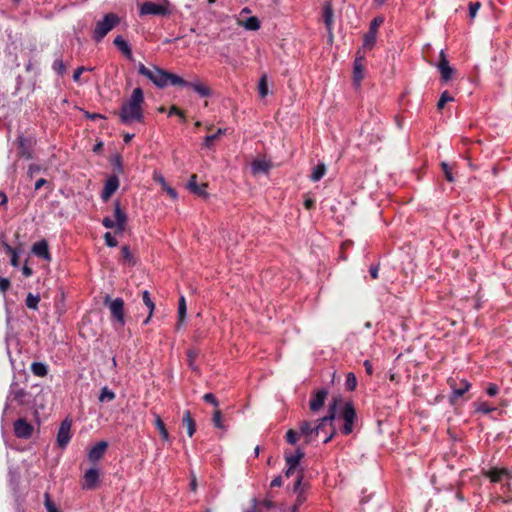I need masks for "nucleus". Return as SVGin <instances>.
Listing matches in <instances>:
<instances>
[{"label":"nucleus","instance_id":"1","mask_svg":"<svg viewBox=\"0 0 512 512\" xmlns=\"http://www.w3.org/2000/svg\"><path fill=\"white\" fill-rule=\"evenodd\" d=\"M144 103V93L140 87L135 88L128 100L123 102L118 112L121 123L132 125L140 123L144 119L142 104Z\"/></svg>","mask_w":512,"mask_h":512},{"label":"nucleus","instance_id":"2","mask_svg":"<svg viewBox=\"0 0 512 512\" xmlns=\"http://www.w3.org/2000/svg\"><path fill=\"white\" fill-rule=\"evenodd\" d=\"M340 402V398H334L332 403L329 405L328 415L318 419L315 425L309 421L300 422L298 427L299 435L305 439L306 444L312 443L319 433L324 431L327 425L332 426V422L336 418L337 405Z\"/></svg>","mask_w":512,"mask_h":512},{"label":"nucleus","instance_id":"3","mask_svg":"<svg viewBox=\"0 0 512 512\" xmlns=\"http://www.w3.org/2000/svg\"><path fill=\"white\" fill-rule=\"evenodd\" d=\"M138 72L148 78L156 87L165 88L169 84L178 86V84H185V80L180 76L167 72L157 66L147 68L144 64L139 63Z\"/></svg>","mask_w":512,"mask_h":512},{"label":"nucleus","instance_id":"4","mask_svg":"<svg viewBox=\"0 0 512 512\" xmlns=\"http://www.w3.org/2000/svg\"><path fill=\"white\" fill-rule=\"evenodd\" d=\"M171 11L169 0H159L158 2L145 1L139 5L140 16H168L171 14Z\"/></svg>","mask_w":512,"mask_h":512},{"label":"nucleus","instance_id":"5","mask_svg":"<svg viewBox=\"0 0 512 512\" xmlns=\"http://www.w3.org/2000/svg\"><path fill=\"white\" fill-rule=\"evenodd\" d=\"M120 22L119 17L114 13H107L103 19L98 21L93 31V39L100 42Z\"/></svg>","mask_w":512,"mask_h":512},{"label":"nucleus","instance_id":"6","mask_svg":"<svg viewBox=\"0 0 512 512\" xmlns=\"http://www.w3.org/2000/svg\"><path fill=\"white\" fill-rule=\"evenodd\" d=\"M28 397L29 393L25 389L21 388L17 382H12L6 398L3 414L8 413L13 403H17L20 406L28 404Z\"/></svg>","mask_w":512,"mask_h":512},{"label":"nucleus","instance_id":"7","mask_svg":"<svg viewBox=\"0 0 512 512\" xmlns=\"http://www.w3.org/2000/svg\"><path fill=\"white\" fill-rule=\"evenodd\" d=\"M104 304L109 308L113 323L119 328L124 327V301L122 298L112 299L110 296H106Z\"/></svg>","mask_w":512,"mask_h":512},{"label":"nucleus","instance_id":"8","mask_svg":"<svg viewBox=\"0 0 512 512\" xmlns=\"http://www.w3.org/2000/svg\"><path fill=\"white\" fill-rule=\"evenodd\" d=\"M126 221V213L121 209L119 202H116L114 207V219L105 217L102 220V224L106 228H116L118 233H123L125 230Z\"/></svg>","mask_w":512,"mask_h":512},{"label":"nucleus","instance_id":"9","mask_svg":"<svg viewBox=\"0 0 512 512\" xmlns=\"http://www.w3.org/2000/svg\"><path fill=\"white\" fill-rule=\"evenodd\" d=\"M357 415L356 411L354 409V406L351 402H347L344 405L343 411H342V419L344 421V424L342 426V433L345 435H349L353 432L354 423L356 421Z\"/></svg>","mask_w":512,"mask_h":512},{"label":"nucleus","instance_id":"10","mask_svg":"<svg viewBox=\"0 0 512 512\" xmlns=\"http://www.w3.org/2000/svg\"><path fill=\"white\" fill-rule=\"evenodd\" d=\"M383 22L384 18L382 16L375 17L370 22L369 31L363 37L364 49H371L374 46L376 42L378 28Z\"/></svg>","mask_w":512,"mask_h":512},{"label":"nucleus","instance_id":"11","mask_svg":"<svg viewBox=\"0 0 512 512\" xmlns=\"http://www.w3.org/2000/svg\"><path fill=\"white\" fill-rule=\"evenodd\" d=\"M303 473L301 472L293 486V492L296 494L294 504L290 507V512H297L300 506L306 501V487L302 484Z\"/></svg>","mask_w":512,"mask_h":512},{"label":"nucleus","instance_id":"12","mask_svg":"<svg viewBox=\"0 0 512 512\" xmlns=\"http://www.w3.org/2000/svg\"><path fill=\"white\" fill-rule=\"evenodd\" d=\"M71 426L72 421L68 418L63 420L60 424L58 433H57V444L61 448H65L71 439Z\"/></svg>","mask_w":512,"mask_h":512},{"label":"nucleus","instance_id":"13","mask_svg":"<svg viewBox=\"0 0 512 512\" xmlns=\"http://www.w3.org/2000/svg\"><path fill=\"white\" fill-rule=\"evenodd\" d=\"M18 148H19V156L25 159H31L33 157L32 148L36 143L34 137H24L19 136L17 138Z\"/></svg>","mask_w":512,"mask_h":512},{"label":"nucleus","instance_id":"14","mask_svg":"<svg viewBox=\"0 0 512 512\" xmlns=\"http://www.w3.org/2000/svg\"><path fill=\"white\" fill-rule=\"evenodd\" d=\"M437 68L441 74V79L444 82H447L452 78L455 70L450 66L444 50H441L439 53Z\"/></svg>","mask_w":512,"mask_h":512},{"label":"nucleus","instance_id":"15","mask_svg":"<svg viewBox=\"0 0 512 512\" xmlns=\"http://www.w3.org/2000/svg\"><path fill=\"white\" fill-rule=\"evenodd\" d=\"M33 426L25 419L20 418L14 422V433L18 438L27 439L32 435Z\"/></svg>","mask_w":512,"mask_h":512},{"label":"nucleus","instance_id":"16","mask_svg":"<svg viewBox=\"0 0 512 512\" xmlns=\"http://www.w3.org/2000/svg\"><path fill=\"white\" fill-rule=\"evenodd\" d=\"M364 53H361V51L357 52V56L354 61V67H353V82L356 86H359L362 79L364 78Z\"/></svg>","mask_w":512,"mask_h":512},{"label":"nucleus","instance_id":"17","mask_svg":"<svg viewBox=\"0 0 512 512\" xmlns=\"http://www.w3.org/2000/svg\"><path fill=\"white\" fill-rule=\"evenodd\" d=\"M99 481V471L97 468H90L84 473L82 488L85 490L94 489Z\"/></svg>","mask_w":512,"mask_h":512},{"label":"nucleus","instance_id":"18","mask_svg":"<svg viewBox=\"0 0 512 512\" xmlns=\"http://www.w3.org/2000/svg\"><path fill=\"white\" fill-rule=\"evenodd\" d=\"M181 87H190L201 97H209L211 96V90L200 80L195 79L193 81H186L185 84H178Z\"/></svg>","mask_w":512,"mask_h":512},{"label":"nucleus","instance_id":"19","mask_svg":"<svg viewBox=\"0 0 512 512\" xmlns=\"http://www.w3.org/2000/svg\"><path fill=\"white\" fill-rule=\"evenodd\" d=\"M119 187V180L117 176L113 175L110 176L107 181L105 182L103 191L101 193V198L103 201H107L112 194L118 189Z\"/></svg>","mask_w":512,"mask_h":512},{"label":"nucleus","instance_id":"20","mask_svg":"<svg viewBox=\"0 0 512 512\" xmlns=\"http://www.w3.org/2000/svg\"><path fill=\"white\" fill-rule=\"evenodd\" d=\"M107 447L108 443L106 441H100L97 444H95L88 452L89 461H99L103 457Z\"/></svg>","mask_w":512,"mask_h":512},{"label":"nucleus","instance_id":"21","mask_svg":"<svg viewBox=\"0 0 512 512\" xmlns=\"http://www.w3.org/2000/svg\"><path fill=\"white\" fill-rule=\"evenodd\" d=\"M327 394L328 391L326 389H320L314 394L309 403L311 411L316 412L323 407Z\"/></svg>","mask_w":512,"mask_h":512},{"label":"nucleus","instance_id":"22","mask_svg":"<svg viewBox=\"0 0 512 512\" xmlns=\"http://www.w3.org/2000/svg\"><path fill=\"white\" fill-rule=\"evenodd\" d=\"M484 475L488 477L491 482L498 483L501 482L503 478L509 477L510 471L505 468H491L484 472Z\"/></svg>","mask_w":512,"mask_h":512},{"label":"nucleus","instance_id":"23","mask_svg":"<svg viewBox=\"0 0 512 512\" xmlns=\"http://www.w3.org/2000/svg\"><path fill=\"white\" fill-rule=\"evenodd\" d=\"M32 252L44 260L50 261L51 256L49 253V247L46 240H41L33 244Z\"/></svg>","mask_w":512,"mask_h":512},{"label":"nucleus","instance_id":"24","mask_svg":"<svg viewBox=\"0 0 512 512\" xmlns=\"http://www.w3.org/2000/svg\"><path fill=\"white\" fill-rule=\"evenodd\" d=\"M187 187L192 193H194L198 196H203V197L207 196V193L205 191L207 185L206 184L198 185L197 176L195 174L190 177Z\"/></svg>","mask_w":512,"mask_h":512},{"label":"nucleus","instance_id":"25","mask_svg":"<svg viewBox=\"0 0 512 512\" xmlns=\"http://www.w3.org/2000/svg\"><path fill=\"white\" fill-rule=\"evenodd\" d=\"M114 45L125 55L128 59H132V51L128 42L120 35L116 36L113 41Z\"/></svg>","mask_w":512,"mask_h":512},{"label":"nucleus","instance_id":"26","mask_svg":"<svg viewBox=\"0 0 512 512\" xmlns=\"http://www.w3.org/2000/svg\"><path fill=\"white\" fill-rule=\"evenodd\" d=\"M303 457L304 451L301 448H297L294 453L285 452L286 465L297 467Z\"/></svg>","mask_w":512,"mask_h":512},{"label":"nucleus","instance_id":"27","mask_svg":"<svg viewBox=\"0 0 512 512\" xmlns=\"http://www.w3.org/2000/svg\"><path fill=\"white\" fill-rule=\"evenodd\" d=\"M450 385L453 389L452 398H459V397L463 396L471 387V384L465 379L460 381L459 387L454 386V381L453 382L451 381Z\"/></svg>","mask_w":512,"mask_h":512},{"label":"nucleus","instance_id":"28","mask_svg":"<svg viewBox=\"0 0 512 512\" xmlns=\"http://www.w3.org/2000/svg\"><path fill=\"white\" fill-rule=\"evenodd\" d=\"M153 179L161 185V187L168 193V195L172 199L177 198V192L171 186L168 185L165 178L160 173L155 172L153 175Z\"/></svg>","mask_w":512,"mask_h":512},{"label":"nucleus","instance_id":"29","mask_svg":"<svg viewBox=\"0 0 512 512\" xmlns=\"http://www.w3.org/2000/svg\"><path fill=\"white\" fill-rule=\"evenodd\" d=\"M182 423L187 428L188 436L192 437L196 431V424H195V421L192 419L191 413L189 410H186L184 412Z\"/></svg>","mask_w":512,"mask_h":512},{"label":"nucleus","instance_id":"30","mask_svg":"<svg viewBox=\"0 0 512 512\" xmlns=\"http://www.w3.org/2000/svg\"><path fill=\"white\" fill-rule=\"evenodd\" d=\"M239 25L249 31H256L260 28V21L256 16L248 17L246 20L239 21Z\"/></svg>","mask_w":512,"mask_h":512},{"label":"nucleus","instance_id":"31","mask_svg":"<svg viewBox=\"0 0 512 512\" xmlns=\"http://www.w3.org/2000/svg\"><path fill=\"white\" fill-rule=\"evenodd\" d=\"M270 167L269 162L265 160H254L251 164V169L254 174L267 173Z\"/></svg>","mask_w":512,"mask_h":512},{"label":"nucleus","instance_id":"32","mask_svg":"<svg viewBox=\"0 0 512 512\" xmlns=\"http://www.w3.org/2000/svg\"><path fill=\"white\" fill-rule=\"evenodd\" d=\"M31 371L35 376L45 377L48 374V366L43 362H33Z\"/></svg>","mask_w":512,"mask_h":512},{"label":"nucleus","instance_id":"33","mask_svg":"<svg viewBox=\"0 0 512 512\" xmlns=\"http://www.w3.org/2000/svg\"><path fill=\"white\" fill-rule=\"evenodd\" d=\"M326 166L324 163H318L313 169L310 175V179L313 182H318L326 173Z\"/></svg>","mask_w":512,"mask_h":512},{"label":"nucleus","instance_id":"34","mask_svg":"<svg viewBox=\"0 0 512 512\" xmlns=\"http://www.w3.org/2000/svg\"><path fill=\"white\" fill-rule=\"evenodd\" d=\"M154 424L155 426L157 427V429L159 430V433L161 435V438L164 440V441H169L170 440V436H169V433L165 427V424L164 422L162 421V419L160 418L159 415L155 414V420H154Z\"/></svg>","mask_w":512,"mask_h":512},{"label":"nucleus","instance_id":"35","mask_svg":"<svg viewBox=\"0 0 512 512\" xmlns=\"http://www.w3.org/2000/svg\"><path fill=\"white\" fill-rule=\"evenodd\" d=\"M187 312V306H186V300L185 297L182 295L179 298L178 302V326H181L182 322L184 321L186 317Z\"/></svg>","mask_w":512,"mask_h":512},{"label":"nucleus","instance_id":"36","mask_svg":"<svg viewBox=\"0 0 512 512\" xmlns=\"http://www.w3.org/2000/svg\"><path fill=\"white\" fill-rule=\"evenodd\" d=\"M122 259L125 264L129 266H134L136 264V259L134 255L131 253L129 246H123L121 249Z\"/></svg>","mask_w":512,"mask_h":512},{"label":"nucleus","instance_id":"37","mask_svg":"<svg viewBox=\"0 0 512 512\" xmlns=\"http://www.w3.org/2000/svg\"><path fill=\"white\" fill-rule=\"evenodd\" d=\"M323 18L327 28L330 30L333 22V9L329 3L324 5Z\"/></svg>","mask_w":512,"mask_h":512},{"label":"nucleus","instance_id":"38","mask_svg":"<svg viewBox=\"0 0 512 512\" xmlns=\"http://www.w3.org/2000/svg\"><path fill=\"white\" fill-rule=\"evenodd\" d=\"M225 133L226 129L219 128L215 134L208 135L204 138L203 145L207 148H211L213 146L214 141Z\"/></svg>","mask_w":512,"mask_h":512},{"label":"nucleus","instance_id":"39","mask_svg":"<svg viewBox=\"0 0 512 512\" xmlns=\"http://www.w3.org/2000/svg\"><path fill=\"white\" fill-rule=\"evenodd\" d=\"M40 302V296L29 293L26 297L25 304L29 309L37 310L38 304Z\"/></svg>","mask_w":512,"mask_h":512},{"label":"nucleus","instance_id":"40","mask_svg":"<svg viewBox=\"0 0 512 512\" xmlns=\"http://www.w3.org/2000/svg\"><path fill=\"white\" fill-rule=\"evenodd\" d=\"M115 398V393L111 390H109L107 387H104L101 389L100 395H99V401L100 402H110Z\"/></svg>","mask_w":512,"mask_h":512},{"label":"nucleus","instance_id":"41","mask_svg":"<svg viewBox=\"0 0 512 512\" xmlns=\"http://www.w3.org/2000/svg\"><path fill=\"white\" fill-rule=\"evenodd\" d=\"M345 386L349 391L355 390L357 386V379L354 373L350 372L346 375Z\"/></svg>","mask_w":512,"mask_h":512},{"label":"nucleus","instance_id":"42","mask_svg":"<svg viewBox=\"0 0 512 512\" xmlns=\"http://www.w3.org/2000/svg\"><path fill=\"white\" fill-rule=\"evenodd\" d=\"M52 69L59 75H63L66 72V65L64 64L61 58H57L54 60L52 64Z\"/></svg>","mask_w":512,"mask_h":512},{"label":"nucleus","instance_id":"43","mask_svg":"<svg viewBox=\"0 0 512 512\" xmlns=\"http://www.w3.org/2000/svg\"><path fill=\"white\" fill-rule=\"evenodd\" d=\"M198 356V352L196 350H193V349H189L187 351V360H188V365L189 367L194 370V371H198V368L197 366L194 364L195 362V359L197 358Z\"/></svg>","mask_w":512,"mask_h":512},{"label":"nucleus","instance_id":"44","mask_svg":"<svg viewBox=\"0 0 512 512\" xmlns=\"http://www.w3.org/2000/svg\"><path fill=\"white\" fill-rule=\"evenodd\" d=\"M142 299H143V302L144 304L147 306V308L149 309L150 311V316H152L153 314V311L155 309V304L154 302L152 301L151 297H150V294L147 290L143 291L142 293Z\"/></svg>","mask_w":512,"mask_h":512},{"label":"nucleus","instance_id":"45","mask_svg":"<svg viewBox=\"0 0 512 512\" xmlns=\"http://www.w3.org/2000/svg\"><path fill=\"white\" fill-rule=\"evenodd\" d=\"M258 91L261 98H264L268 95V85L265 75L261 77L258 83Z\"/></svg>","mask_w":512,"mask_h":512},{"label":"nucleus","instance_id":"46","mask_svg":"<svg viewBox=\"0 0 512 512\" xmlns=\"http://www.w3.org/2000/svg\"><path fill=\"white\" fill-rule=\"evenodd\" d=\"M450 101H453V97L447 91H444L441 94L440 99L438 100L437 108L439 110H442L445 107L446 103Z\"/></svg>","mask_w":512,"mask_h":512},{"label":"nucleus","instance_id":"47","mask_svg":"<svg viewBox=\"0 0 512 512\" xmlns=\"http://www.w3.org/2000/svg\"><path fill=\"white\" fill-rule=\"evenodd\" d=\"M299 432L294 431L293 429H289L286 432V441L291 444L295 445L299 438Z\"/></svg>","mask_w":512,"mask_h":512},{"label":"nucleus","instance_id":"48","mask_svg":"<svg viewBox=\"0 0 512 512\" xmlns=\"http://www.w3.org/2000/svg\"><path fill=\"white\" fill-rule=\"evenodd\" d=\"M495 408L490 406L489 404L485 402L478 403L476 406V412L482 413V414H488L492 411H494Z\"/></svg>","mask_w":512,"mask_h":512},{"label":"nucleus","instance_id":"49","mask_svg":"<svg viewBox=\"0 0 512 512\" xmlns=\"http://www.w3.org/2000/svg\"><path fill=\"white\" fill-rule=\"evenodd\" d=\"M441 167H442V170L444 172L446 180L449 181V182H453L454 181V176H453V173H452V168L449 166V164L446 163V162H442L441 163Z\"/></svg>","mask_w":512,"mask_h":512},{"label":"nucleus","instance_id":"50","mask_svg":"<svg viewBox=\"0 0 512 512\" xmlns=\"http://www.w3.org/2000/svg\"><path fill=\"white\" fill-rule=\"evenodd\" d=\"M480 7H481V3L480 2H471L469 4V16H470L471 19L476 17L477 12L480 9Z\"/></svg>","mask_w":512,"mask_h":512},{"label":"nucleus","instance_id":"51","mask_svg":"<svg viewBox=\"0 0 512 512\" xmlns=\"http://www.w3.org/2000/svg\"><path fill=\"white\" fill-rule=\"evenodd\" d=\"M212 420H213V424L215 425V427H217L219 429L224 428V425L222 423V415H221V412L219 410H216L214 412Z\"/></svg>","mask_w":512,"mask_h":512},{"label":"nucleus","instance_id":"52","mask_svg":"<svg viewBox=\"0 0 512 512\" xmlns=\"http://www.w3.org/2000/svg\"><path fill=\"white\" fill-rule=\"evenodd\" d=\"M104 240H105V244L108 247H115V246H117V240H116V238L110 232H107V233L104 234Z\"/></svg>","mask_w":512,"mask_h":512},{"label":"nucleus","instance_id":"53","mask_svg":"<svg viewBox=\"0 0 512 512\" xmlns=\"http://www.w3.org/2000/svg\"><path fill=\"white\" fill-rule=\"evenodd\" d=\"M41 171V166L38 164H30L27 170V175L29 178H33L34 175Z\"/></svg>","mask_w":512,"mask_h":512},{"label":"nucleus","instance_id":"54","mask_svg":"<svg viewBox=\"0 0 512 512\" xmlns=\"http://www.w3.org/2000/svg\"><path fill=\"white\" fill-rule=\"evenodd\" d=\"M203 400L205 402H207V403H210V404L214 405L215 407H217L219 405L218 400L216 399V397L212 393H206L203 396Z\"/></svg>","mask_w":512,"mask_h":512},{"label":"nucleus","instance_id":"55","mask_svg":"<svg viewBox=\"0 0 512 512\" xmlns=\"http://www.w3.org/2000/svg\"><path fill=\"white\" fill-rule=\"evenodd\" d=\"M168 115H169V116L177 115V116H179V117L181 118V120H182L183 122H185V121H186V118H185V116H184V113H183L181 110H179L176 106H172V107L169 109Z\"/></svg>","mask_w":512,"mask_h":512},{"label":"nucleus","instance_id":"56","mask_svg":"<svg viewBox=\"0 0 512 512\" xmlns=\"http://www.w3.org/2000/svg\"><path fill=\"white\" fill-rule=\"evenodd\" d=\"M87 70H88V68H86V67H84V66H80V67H78V68L74 71V73H73V81L78 82V81H79V79H80V77H81V75H82V73H83L84 71H87ZM89 70H91V69L89 68Z\"/></svg>","mask_w":512,"mask_h":512},{"label":"nucleus","instance_id":"57","mask_svg":"<svg viewBox=\"0 0 512 512\" xmlns=\"http://www.w3.org/2000/svg\"><path fill=\"white\" fill-rule=\"evenodd\" d=\"M10 287V281L7 278L0 277V292L5 293Z\"/></svg>","mask_w":512,"mask_h":512},{"label":"nucleus","instance_id":"58","mask_svg":"<svg viewBox=\"0 0 512 512\" xmlns=\"http://www.w3.org/2000/svg\"><path fill=\"white\" fill-rule=\"evenodd\" d=\"M45 507L47 512H60L57 507L49 500L48 495H46Z\"/></svg>","mask_w":512,"mask_h":512},{"label":"nucleus","instance_id":"59","mask_svg":"<svg viewBox=\"0 0 512 512\" xmlns=\"http://www.w3.org/2000/svg\"><path fill=\"white\" fill-rule=\"evenodd\" d=\"M486 393L491 397L496 396L498 394V386L495 384H489L486 389Z\"/></svg>","mask_w":512,"mask_h":512},{"label":"nucleus","instance_id":"60","mask_svg":"<svg viewBox=\"0 0 512 512\" xmlns=\"http://www.w3.org/2000/svg\"><path fill=\"white\" fill-rule=\"evenodd\" d=\"M6 249L12 253L11 265L14 267H17L18 266V258H17V254H16L15 250H13L9 245L6 246Z\"/></svg>","mask_w":512,"mask_h":512},{"label":"nucleus","instance_id":"61","mask_svg":"<svg viewBox=\"0 0 512 512\" xmlns=\"http://www.w3.org/2000/svg\"><path fill=\"white\" fill-rule=\"evenodd\" d=\"M378 272H379V267H378V265H371V266H370L369 273H370V276H371L373 279H377V278H378Z\"/></svg>","mask_w":512,"mask_h":512},{"label":"nucleus","instance_id":"62","mask_svg":"<svg viewBox=\"0 0 512 512\" xmlns=\"http://www.w3.org/2000/svg\"><path fill=\"white\" fill-rule=\"evenodd\" d=\"M282 484H283L282 477L277 476L271 481L270 486L271 487H280V486H282Z\"/></svg>","mask_w":512,"mask_h":512},{"label":"nucleus","instance_id":"63","mask_svg":"<svg viewBox=\"0 0 512 512\" xmlns=\"http://www.w3.org/2000/svg\"><path fill=\"white\" fill-rule=\"evenodd\" d=\"M363 365L365 367L367 374L371 375L373 373V367H372L371 362L369 360H365Z\"/></svg>","mask_w":512,"mask_h":512},{"label":"nucleus","instance_id":"64","mask_svg":"<svg viewBox=\"0 0 512 512\" xmlns=\"http://www.w3.org/2000/svg\"><path fill=\"white\" fill-rule=\"evenodd\" d=\"M47 183L46 179L40 178L35 182L34 188L35 190H39Z\"/></svg>","mask_w":512,"mask_h":512}]
</instances>
